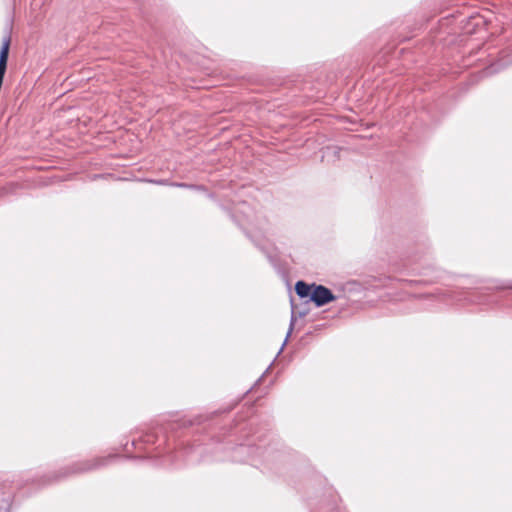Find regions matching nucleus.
Segmentation results:
<instances>
[{
	"label": "nucleus",
	"mask_w": 512,
	"mask_h": 512,
	"mask_svg": "<svg viewBox=\"0 0 512 512\" xmlns=\"http://www.w3.org/2000/svg\"><path fill=\"white\" fill-rule=\"evenodd\" d=\"M294 322H295V318L294 316L292 315V318H291V322H290V329H289V332L287 334V337L290 335L292 329H293V326H294Z\"/></svg>",
	"instance_id": "39448f33"
},
{
	"label": "nucleus",
	"mask_w": 512,
	"mask_h": 512,
	"mask_svg": "<svg viewBox=\"0 0 512 512\" xmlns=\"http://www.w3.org/2000/svg\"><path fill=\"white\" fill-rule=\"evenodd\" d=\"M312 290H313V284L309 285V284L305 283L304 281H298L295 284L296 294L300 298H307V297L310 298Z\"/></svg>",
	"instance_id": "7ed1b4c3"
},
{
	"label": "nucleus",
	"mask_w": 512,
	"mask_h": 512,
	"mask_svg": "<svg viewBox=\"0 0 512 512\" xmlns=\"http://www.w3.org/2000/svg\"><path fill=\"white\" fill-rule=\"evenodd\" d=\"M105 459H95L93 461H86L84 463H81L77 465V468L75 469V472H85L90 471L92 469H95L101 465H103V462Z\"/></svg>",
	"instance_id": "20e7f679"
},
{
	"label": "nucleus",
	"mask_w": 512,
	"mask_h": 512,
	"mask_svg": "<svg viewBox=\"0 0 512 512\" xmlns=\"http://www.w3.org/2000/svg\"><path fill=\"white\" fill-rule=\"evenodd\" d=\"M335 299L336 297L330 289L323 285L313 284L310 301H312L316 307H322Z\"/></svg>",
	"instance_id": "f257e3e1"
},
{
	"label": "nucleus",
	"mask_w": 512,
	"mask_h": 512,
	"mask_svg": "<svg viewBox=\"0 0 512 512\" xmlns=\"http://www.w3.org/2000/svg\"><path fill=\"white\" fill-rule=\"evenodd\" d=\"M176 186H179V187H189L188 185L184 184V183H177L175 184Z\"/></svg>",
	"instance_id": "423d86ee"
},
{
	"label": "nucleus",
	"mask_w": 512,
	"mask_h": 512,
	"mask_svg": "<svg viewBox=\"0 0 512 512\" xmlns=\"http://www.w3.org/2000/svg\"><path fill=\"white\" fill-rule=\"evenodd\" d=\"M511 64H512V55H510L508 57V59H505V60L501 59L500 61L491 64L490 66H488L487 68L484 69L483 73L485 76H490L495 73H498L501 69H503L507 65H511Z\"/></svg>",
	"instance_id": "f03ea898"
}]
</instances>
